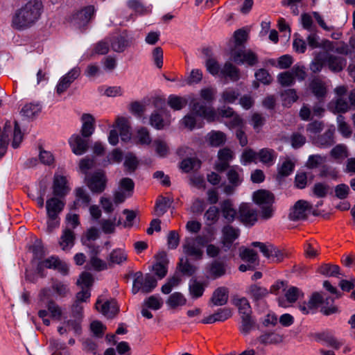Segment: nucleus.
<instances>
[{
	"label": "nucleus",
	"mask_w": 355,
	"mask_h": 355,
	"mask_svg": "<svg viewBox=\"0 0 355 355\" xmlns=\"http://www.w3.org/2000/svg\"><path fill=\"white\" fill-rule=\"evenodd\" d=\"M42 12L43 3L41 0H29L15 11L11 26L19 31L31 28L39 20Z\"/></svg>",
	"instance_id": "f257e3e1"
},
{
	"label": "nucleus",
	"mask_w": 355,
	"mask_h": 355,
	"mask_svg": "<svg viewBox=\"0 0 355 355\" xmlns=\"http://www.w3.org/2000/svg\"><path fill=\"white\" fill-rule=\"evenodd\" d=\"M51 297V288L47 287L42 288L38 294L40 302L48 300L45 304L46 309H40L37 313L38 317L42 319L43 324L46 326H50L51 324V320L48 318L49 315L53 320H60L63 314L62 307L52 300Z\"/></svg>",
	"instance_id": "f03ea898"
},
{
	"label": "nucleus",
	"mask_w": 355,
	"mask_h": 355,
	"mask_svg": "<svg viewBox=\"0 0 355 355\" xmlns=\"http://www.w3.org/2000/svg\"><path fill=\"white\" fill-rule=\"evenodd\" d=\"M12 135V146L17 148L23 139V134L17 121L14 122V128L10 122H6L0 138V159L5 155L9 141V136Z\"/></svg>",
	"instance_id": "7ed1b4c3"
},
{
	"label": "nucleus",
	"mask_w": 355,
	"mask_h": 355,
	"mask_svg": "<svg viewBox=\"0 0 355 355\" xmlns=\"http://www.w3.org/2000/svg\"><path fill=\"white\" fill-rule=\"evenodd\" d=\"M94 6H87L72 12L66 20L71 26L80 28L87 25L95 14Z\"/></svg>",
	"instance_id": "20e7f679"
},
{
	"label": "nucleus",
	"mask_w": 355,
	"mask_h": 355,
	"mask_svg": "<svg viewBox=\"0 0 355 355\" xmlns=\"http://www.w3.org/2000/svg\"><path fill=\"white\" fill-rule=\"evenodd\" d=\"M157 285L156 279L150 274L143 275L141 272H137L135 274L133 281L132 293H137L141 291L144 293H150Z\"/></svg>",
	"instance_id": "39448f33"
},
{
	"label": "nucleus",
	"mask_w": 355,
	"mask_h": 355,
	"mask_svg": "<svg viewBox=\"0 0 355 355\" xmlns=\"http://www.w3.org/2000/svg\"><path fill=\"white\" fill-rule=\"evenodd\" d=\"M44 268L57 270L62 275H67L69 272V267L65 262L62 261L58 257L51 256L38 263L37 271L42 277H44Z\"/></svg>",
	"instance_id": "423d86ee"
},
{
	"label": "nucleus",
	"mask_w": 355,
	"mask_h": 355,
	"mask_svg": "<svg viewBox=\"0 0 355 355\" xmlns=\"http://www.w3.org/2000/svg\"><path fill=\"white\" fill-rule=\"evenodd\" d=\"M87 186L93 193H102L106 187L107 178L105 172L97 171L85 176Z\"/></svg>",
	"instance_id": "0eeeda50"
},
{
	"label": "nucleus",
	"mask_w": 355,
	"mask_h": 355,
	"mask_svg": "<svg viewBox=\"0 0 355 355\" xmlns=\"http://www.w3.org/2000/svg\"><path fill=\"white\" fill-rule=\"evenodd\" d=\"M110 48L116 53H122L132 43V38L126 31L108 37Z\"/></svg>",
	"instance_id": "6e6552de"
},
{
	"label": "nucleus",
	"mask_w": 355,
	"mask_h": 355,
	"mask_svg": "<svg viewBox=\"0 0 355 355\" xmlns=\"http://www.w3.org/2000/svg\"><path fill=\"white\" fill-rule=\"evenodd\" d=\"M254 247H259L263 254L270 261L275 263H279L283 261L285 257L284 252L272 244H265L261 242H253Z\"/></svg>",
	"instance_id": "1a4fd4ad"
},
{
	"label": "nucleus",
	"mask_w": 355,
	"mask_h": 355,
	"mask_svg": "<svg viewBox=\"0 0 355 355\" xmlns=\"http://www.w3.org/2000/svg\"><path fill=\"white\" fill-rule=\"evenodd\" d=\"M232 60L239 64H247L254 66L258 62V58L255 53L250 49L237 50L234 49L230 52Z\"/></svg>",
	"instance_id": "9d476101"
},
{
	"label": "nucleus",
	"mask_w": 355,
	"mask_h": 355,
	"mask_svg": "<svg viewBox=\"0 0 355 355\" xmlns=\"http://www.w3.org/2000/svg\"><path fill=\"white\" fill-rule=\"evenodd\" d=\"M239 219L246 226H253L258 220L257 211L248 203H242L239 209Z\"/></svg>",
	"instance_id": "9b49d317"
},
{
	"label": "nucleus",
	"mask_w": 355,
	"mask_h": 355,
	"mask_svg": "<svg viewBox=\"0 0 355 355\" xmlns=\"http://www.w3.org/2000/svg\"><path fill=\"white\" fill-rule=\"evenodd\" d=\"M312 207L309 202L300 200L294 205L291 209L289 218L292 220H304L308 216Z\"/></svg>",
	"instance_id": "f8f14e48"
},
{
	"label": "nucleus",
	"mask_w": 355,
	"mask_h": 355,
	"mask_svg": "<svg viewBox=\"0 0 355 355\" xmlns=\"http://www.w3.org/2000/svg\"><path fill=\"white\" fill-rule=\"evenodd\" d=\"M191 110L194 114L202 117L208 121H214L216 117L214 110L211 107L207 106L204 103L193 101Z\"/></svg>",
	"instance_id": "ddd939ff"
},
{
	"label": "nucleus",
	"mask_w": 355,
	"mask_h": 355,
	"mask_svg": "<svg viewBox=\"0 0 355 355\" xmlns=\"http://www.w3.org/2000/svg\"><path fill=\"white\" fill-rule=\"evenodd\" d=\"M53 193L55 197H64L70 191L65 176L55 174L53 183Z\"/></svg>",
	"instance_id": "4468645a"
},
{
	"label": "nucleus",
	"mask_w": 355,
	"mask_h": 355,
	"mask_svg": "<svg viewBox=\"0 0 355 355\" xmlns=\"http://www.w3.org/2000/svg\"><path fill=\"white\" fill-rule=\"evenodd\" d=\"M222 243L225 251L230 250L234 241L239 237L240 231L231 225H226L222 230Z\"/></svg>",
	"instance_id": "2eb2a0df"
},
{
	"label": "nucleus",
	"mask_w": 355,
	"mask_h": 355,
	"mask_svg": "<svg viewBox=\"0 0 355 355\" xmlns=\"http://www.w3.org/2000/svg\"><path fill=\"white\" fill-rule=\"evenodd\" d=\"M88 141L87 137H82L78 135H72L69 141L72 152L76 155H81L87 151Z\"/></svg>",
	"instance_id": "dca6fc26"
},
{
	"label": "nucleus",
	"mask_w": 355,
	"mask_h": 355,
	"mask_svg": "<svg viewBox=\"0 0 355 355\" xmlns=\"http://www.w3.org/2000/svg\"><path fill=\"white\" fill-rule=\"evenodd\" d=\"M96 309L107 318H114L119 311V306L114 300L106 301L102 304L98 300L96 303Z\"/></svg>",
	"instance_id": "f3484780"
},
{
	"label": "nucleus",
	"mask_w": 355,
	"mask_h": 355,
	"mask_svg": "<svg viewBox=\"0 0 355 355\" xmlns=\"http://www.w3.org/2000/svg\"><path fill=\"white\" fill-rule=\"evenodd\" d=\"M334 130L329 129L323 135L312 139L313 144L321 148H327L331 146L334 143Z\"/></svg>",
	"instance_id": "a211bd4d"
},
{
	"label": "nucleus",
	"mask_w": 355,
	"mask_h": 355,
	"mask_svg": "<svg viewBox=\"0 0 355 355\" xmlns=\"http://www.w3.org/2000/svg\"><path fill=\"white\" fill-rule=\"evenodd\" d=\"M114 127L117 128L123 141H129L131 138L130 125L128 118L118 116L116 119Z\"/></svg>",
	"instance_id": "6ab92c4d"
},
{
	"label": "nucleus",
	"mask_w": 355,
	"mask_h": 355,
	"mask_svg": "<svg viewBox=\"0 0 355 355\" xmlns=\"http://www.w3.org/2000/svg\"><path fill=\"white\" fill-rule=\"evenodd\" d=\"M83 125L81 127V135L83 137L89 138L95 130V119L90 114H83L81 116Z\"/></svg>",
	"instance_id": "aec40b11"
},
{
	"label": "nucleus",
	"mask_w": 355,
	"mask_h": 355,
	"mask_svg": "<svg viewBox=\"0 0 355 355\" xmlns=\"http://www.w3.org/2000/svg\"><path fill=\"white\" fill-rule=\"evenodd\" d=\"M51 294L60 298L66 297L70 293L69 285L57 279H51Z\"/></svg>",
	"instance_id": "412c9836"
},
{
	"label": "nucleus",
	"mask_w": 355,
	"mask_h": 355,
	"mask_svg": "<svg viewBox=\"0 0 355 355\" xmlns=\"http://www.w3.org/2000/svg\"><path fill=\"white\" fill-rule=\"evenodd\" d=\"M64 207V202L57 197H52L46 200V208L48 216H57Z\"/></svg>",
	"instance_id": "4be33fe9"
},
{
	"label": "nucleus",
	"mask_w": 355,
	"mask_h": 355,
	"mask_svg": "<svg viewBox=\"0 0 355 355\" xmlns=\"http://www.w3.org/2000/svg\"><path fill=\"white\" fill-rule=\"evenodd\" d=\"M183 250L184 254L196 259H200L203 254L202 250L196 245L194 239L191 238L186 239L183 245Z\"/></svg>",
	"instance_id": "5701e85b"
},
{
	"label": "nucleus",
	"mask_w": 355,
	"mask_h": 355,
	"mask_svg": "<svg viewBox=\"0 0 355 355\" xmlns=\"http://www.w3.org/2000/svg\"><path fill=\"white\" fill-rule=\"evenodd\" d=\"M220 77L228 78L230 80L235 82L240 78L239 69L231 62H227L220 70Z\"/></svg>",
	"instance_id": "b1692460"
},
{
	"label": "nucleus",
	"mask_w": 355,
	"mask_h": 355,
	"mask_svg": "<svg viewBox=\"0 0 355 355\" xmlns=\"http://www.w3.org/2000/svg\"><path fill=\"white\" fill-rule=\"evenodd\" d=\"M227 178L230 184L239 187L243 180V171L238 166L230 167L227 173Z\"/></svg>",
	"instance_id": "393cba45"
},
{
	"label": "nucleus",
	"mask_w": 355,
	"mask_h": 355,
	"mask_svg": "<svg viewBox=\"0 0 355 355\" xmlns=\"http://www.w3.org/2000/svg\"><path fill=\"white\" fill-rule=\"evenodd\" d=\"M75 239L76 236L73 231L66 228L62 232L59 244L63 250L68 251L73 246Z\"/></svg>",
	"instance_id": "a878e982"
},
{
	"label": "nucleus",
	"mask_w": 355,
	"mask_h": 355,
	"mask_svg": "<svg viewBox=\"0 0 355 355\" xmlns=\"http://www.w3.org/2000/svg\"><path fill=\"white\" fill-rule=\"evenodd\" d=\"M326 62L329 69L334 72L342 71L347 64L345 58L330 54L327 55Z\"/></svg>",
	"instance_id": "bb28decb"
},
{
	"label": "nucleus",
	"mask_w": 355,
	"mask_h": 355,
	"mask_svg": "<svg viewBox=\"0 0 355 355\" xmlns=\"http://www.w3.org/2000/svg\"><path fill=\"white\" fill-rule=\"evenodd\" d=\"M253 200L258 205L263 206L272 205L274 198L271 193L266 190H259L254 193Z\"/></svg>",
	"instance_id": "cd10ccee"
},
{
	"label": "nucleus",
	"mask_w": 355,
	"mask_h": 355,
	"mask_svg": "<svg viewBox=\"0 0 355 355\" xmlns=\"http://www.w3.org/2000/svg\"><path fill=\"white\" fill-rule=\"evenodd\" d=\"M283 340V335L276 332H264L258 338L259 342L265 345L279 344Z\"/></svg>",
	"instance_id": "c85d7f7f"
},
{
	"label": "nucleus",
	"mask_w": 355,
	"mask_h": 355,
	"mask_svg": "<svg viewBox=\"0 0 355 355\" xmlns=\"http://www.w3.org/2000/svg\"><path fill=\"white\" fill-rule=\"evenodd\" d=\"M220 209L223 218L228 223H232L235 219L236 211L234 208L233 204L230 200H225L220 203Z\"/></svg>",
	"instance_id": "c756f323"
},
{
	"label": "nucleus",
	"mask_w": 355,
	"mask_h": 355,
	"mask_svg": "<svg viewBox=\"0 0 355 355\" xmlns=\"http://www.w3.org/2000/svg\"><path fill=\"white\" fill-rule=\"evenodd\" d=\"M257 157L263 164L271 166L275 162L277 153L273 149L265 148L257 153Z\"/></svg>",
	"instance_id": "7c9ffc66"
},
{
	"label": "nucleus",
	"mask_w": 355,
	"mask_h": 355,
	"mask_svg": "<svg viewBox=\"0 0 355 355\" xmlns=\"http://www.w3.org/2000/svg\"><path fill=\"white\" fill-rule=\"evenodd\" d=\"M247 293L254 302H258L265 298L268 295V291L264 287L252 284L248 287Z\"/></svg>",
	"instance_id": "2f4dec72"
},
{
	"label": "nucleus",
	"mask_w": 355,
	"mask_h": 355,
	"mask_svg": "<svg viewBox=\"0 0 355 355\" xmlns=\"http://www.w3.org/2000/svg\"><path fill=\"white\" fill-rule=\"evenodd\" d=\"M228 289L225 287H219L216 289L212 295L211 301L215 306H223L228 300Z\"/></svg>",
	"instance_id": "473e14b6"
},
{
	"label": "nucleus",
	"mask_w": 355,
	"mask_h": 355,
	"mask_svg": "<svg viewBox=\"0 0 355 355\" xmlns=\"http://www.w3.org/2000/svg\"><path fill=\"white\" fill-rule=\"evenodd\" d=\"M128 259L126 252L122 248L113 250L108 257L110 264H123Z\"/></svg>",
	"instance_id": "72a5a7b5"
},
{
	"label": "nucleus",
	"mask_w": 355,
	"mask_h": 355,
	"mask_svg": "<svg viewBox=\"0 0 355 355\" xmlns=\"http://www.w3.org/2000/svg\"><path fill=\"white\" fill-rule=\"evenodd\" d=\"M75 193L76 200L73 203L74 208L87 207L91 200L89 194L81 187L77 188L75 190Z\"/></svg>",
	"instance_id": "f704fd0d"
},
{
	"label": "nucleus",
	"mask_w": 355,
	"mask_h": 355,
	"mask_svg": "<svg viewBox=\"0 0 355 355\" xmlns=\"http://www.w3.org/2000/svg\"><path fill=\"white\" fill-rule=\"evenodd\" d=\"M206 284L196 279H191L189 284V293L192 298L200 297L205 291Z\"/></svg>",
	"instance_id": "c9c22d12"
},
{
	"label": "nucleus",
	"mask_w": 355,
	"mask_h": 355,
	"mask_svg": "<svg viewBox=\"0 0 355 355\" xmlns=\"http://www.w3.org/2000/svg\"><path fill=\"white\" fill-rule=\"evenodd\" d=\"M225 272L226 268L223 262L215 260L209 265V274L213 279L219 278L224 275Z\"/></svg>",
	"instance_id": "e433bc0d"
},
{
	"label": "nucleus",
	"mask_w": 355,
	"mask_h": 355,
	"mask_svg": "<svg viewBox=\"0 0 355 355\" xmlns=\"http://www.w3.org/2000/svg\"><path fill=\"white\" fill-rule=\"evenodd\" d=\"M233 303L238 308L241 316L252 314V309L247 298L234 297Z\"/></svg>",
	"instance_id": "4c0bfd02"
},
{
	"label": "nucleus",
	"mask_w": 355,
	"mask_h": 355,
	"mask_svg": "<svg viewBox=\"0 0 355 355\" xmlns=\"http://www.w3.org/2000/svg\"><path fill=\"white\" fill-rule=\"evenodd\" d=\"M166 257V256L165 253H159L157 255V257H159L161 260L159 261H157L153 266V270H154L155 275L159 277V279L164 278L167 273Z\"/></svg>",
	"instance_id": "58836bf2"
},
{
	"label": "nucleus",
	"mask_w": 355,
	"mask_h": 355,
	"mask_svg": "<svg viewBox=\"0 0 355 355\" xmlns=\"http://www.w3.org/2000/svg\"><path fill=\"white\" fill-rule=\"evenodd\" d=\"M187 299L180 292H175L169 295L166 303L170 309H175L186 304Z\"/></svg>",
	"instance_id": "ea45409f"
},
{
	"label": "nucleus",
	"mask_w": 355,
	"mask_h": 355,
	"mask_svg": "<svg viewBox=\"0 0 355 355\" xmlns=\"http://www.w3.org/2000/svg\"><path fill=\"white\" fill-rule=\"evenodd\" d=\"M98 252L99 248L98 246L92 247L91 253L93 256L90 259L89 264L96 270H103L107 268V264L103 260L96 257Z\"/></svg>",
	"instance_id": "a19ab883"
},
{
	"label": "nucleus",
	"mask_w": 355,
	"mask_h": 355,
	"mask_svg": "<svg viewBox=\"0 0 355 355\" xmlns=\"http://www.w3.org/2000/svg\"><path fill=\"white\" fill-rule=\"evenodd\" d=\"M241 326L239 329L245 335L248 334L255 327L256 321L252 314L241 316Z\"/></svg>",
	"instance_id": "79ce46f5"
},
{
	"label": "nucleus",
	"mask_w": 355,
	"mask_h": 355,
	"mask_svg": "<svg viewBox=\"0 0 355 355\" xmlns=\"http://www.w3.org/2000/svg\"><path fill=\"white\" fill-rule=\"evenodd\" d=\"M207 139L211 146L218 147L225 142L226 136L223 132L213 130L208 134Z\"/></svg>",
	"instance_id": "37998d69"
},
{
	"label": "nucleus",
	"mask_w": 355,
	"mask_h": 355,
	"mask_svg": "<svg viewBox=\"0 0 355 355\" xmlns=\"http://www.w3.org/2000/svg\"><path fill=\"white\" fill-rule=\"evenodd\" d=\"M239 256L242 260L248 263L258 265V255L254 250L242 247L239 249Z\"/></svg>",
	"instance_id": "c03bdc74"
},
{
	"label": "nucleus",
	"mask_w": 355,
	"mask_h": 355,
	"mask_svg": "<svg viewBox=\"0 0 355 355\" xmlns=\"http://www.w3.org/2000/svg\"><path fill=\"white\" fill-rule=\"evenodd\" d=\"M188 103V100L185 97L170 95L168 98V105L174 110H180Z\"/></svg>",
	"instance_id": "a18cd8bd"
},
{
	"label": "nucleus",
	"mask_w": 355,
	"mask_h": 355,
	"mask_svg": "<svg viewBox=\"0 0 355 355\" xmlns=\"http://www.w3.org/2000/svg\"><path fill=\"white\" fill-rule=\"evenodd\" d=\"M310 89L318 98L324 97L327 92L324 83L318 78H314L311 81L310 83Z\"/></svg>",
	"instance_id": "49530a36"
},
{
	"label": "nucleus",
	"mask_w": 355,
	"mask_h": 355,
	"mask_svg": "<svg viewBox=\"0 0 355 355\" xmlns=\"http://www.w3.org/2000/svg\"><path fill=\"white\" fill-rule=\"evenodd\" d=\"M42 110V106L40 103H28L25 105L21 109V112L22 114L29 119H33Z\"/></svg>",
	"instance_id": "de8ad7c7"
},
{
	"label": "nucleus",
	"mask_w": 355,
	"mask_h": 355,
	"mask_svg": "<svg viewBox=\"0 0 355 355\" xmlns=\"http://www.w3.org/2000/svg\"><path fill=\"white\" fill-rule=\"evenodd\" d=\"M318 271L325 276L329 277H338L340 273V267L337 265H331L329 263H324L320 266Z\"/></svg>",
	"instance_id": "09e8293b"
},
{
	"label": "nucleus",
	"mask_w": 355,
	"mask_h": 355,
	"mask_svg": "<svg viewBox=\"0 0 355 355\" xmlns=\"http://www.w3.org/2000/svg\"><path fill=\"white\" fill-rule=\"evenodd\" d=\"M240 95L238 89L232 87L226 88L221 94L222 101L225 103H234Z\"/></svg>",
	"instance_id": "8fccbe9b"
},
{
	"label": "nucleus",
	"mask_w": 355,
	"mask_h": 355,
	"mask_svg": "<svg viewBox=\"0 0 355 355\" xmlns=\"http://www.w3.org/2000/svg\"><path fill=\"white\" fill-rule=\"evenodd\" d=\"M135 139L137 144L141 145H149L152 141L148 130L144 127H141L137 130Z\"/></svg>",
	"instance_id": "3c124183"
},
{
	"label": "nucleus",
	"mask_w": 355,
	"mask_h": 355,
	"mask_svg": "<svg viewBox=\"0 0 355 355\" xmlns=\"http://www.w3.org/2000/svg\"><path fill=\"white\" fill-rule=\"evenodd\" d=\"M200 164V161L196 158H187L182 161L180 168L184 172L188 173L191 170L198 169Z\"/></svg>",
	"instance_id": "603ef678"
},
{
	"label": "nucleus",
	"mask_w": 355,
	"mask_h": 355,
	"mask_svg": "<svg viewBox=\"0 0 355 355\" xmlns=\"http://www.w3.org/2000/svg\"><path fill=\"white\" fill-rule=\"evenodd\" d=\"M150 125L157 130L163 129L170 123L168 119H164L161 115L157 112L153 113L150 118Z\"/></svg>",
	"instance_id": "864d4df0"
},
{
	"label": "nucleus",
	"mask_w": 355,
	"mask_h": 355,
	"mask_svg": "<svg viewBox=\"0 0 355 355\" xmlns=\"http://www.w3.org/2000/svg\"><path fill=\"white\" fill-rule=\"evenodd\" d=\"M178 266L180 270L184 275H186L187 276L193 275L196 272L197 269V268L194 265L191 264L187 258H181L180 259Z\"/></svg>",
	"instance_id": "5fc2aeb1"
},
{
	"label": "nucleus",
	"mask_w": 355,
	"mask_h": 355,
	"mask_svg": "<svg viewBox=\"0 0 355 355\" xmlns=\"http://www.w3.org/2000/svg\"><path fill=\"white\" fill-rule=\"evenodd\" d=\"M204 218L208 225L215 224L219 218V209L215 207H210L205 213Z\"/></svg>",
	"instance_id": "6e6d98bb"
},
{
	"label": "nucleus",
	"mask_w": 355,
	"mask_h": 355,
	"mask_svg": "<svg viewBox=\"0 0 355 355\" xmlns=\"http://www.w3.org/2000/svg\"><path fill=\"white\" fill-rule=\"evenodd\" d=\"M330 155L334 159L343 160L348 156L347 146L344 144H338L331 149Z\"/></svg>",
	"instance_id": "4d7b16f0"
},
{
	"label": "nucleus",
	"mask_w": 355,
	"mask_h": 355,
	"mask_svg": "<svg viewBox=\"0 0 355 355\" xmlns=\"http://www.w3.org/2000/svg\"><path fill=\"white\" fill-rule=\"evenodd\" d=\"M153 147L156 153L161 157H166L169 153V147L166 141L160 139L153 141Z\"/></svg>",
	"instance_id": "13d9d810"
},
{
	"label": "nucleus",
	"mask_w": 355,
	"mask_h": 355,
	"mask_svg": "<svg viewBox=\"0 0 355 355\" xmlns=\"http://www.w3.org/2000/svg\"><path fill=\"white\" fill-rule=\"evenodd\" d=\"M282 101L285 106H289L297 100V95L295 89H288L281 94Z\"/></svg>",
	"instance_id": "bf43d9fd"
},
{
	"label": "nucleus",
	"mask_w": 355,
	"mask_h": 355,
	"mask_svg": "<svg viewBox=\"0 0 355 355\" xmlns=\"http://www.w3.org/2000/svg\"><path fill=\"white\" fill-rule=\"evenodd\" d=\"M295 165L289 159H286L278 167V178L288 176L294 170Z\"/></svg>",
	"instance_id": "052dcab7"
},
{
	"label": "nucleus",
	"mask_w": 355,
	"mask_h": 355,
	"mask_svg": "<svg viewBox=\"0 0 355 355\" xmlns=\"http://www.w3.org/2000/svg\"><path fill=\"white\" fill-rule=\"evenodd\" d=\"M49 344V347L53 355H62V352L68 355L65 343L58 340L51 339Z\"/></svg>",
	"instance_id": "680f3d73"
},
{
	"label": "nucleus",
	"mask_w": 355,
	"mask_h": 355,
	"mask_svg": "<svg viewBox=\"0 0 355 355\" xmlns=\"http://www.w3.org/2000/svg\"><path fill=\"white\" fill-rule=\"evenodd\" d=\"M144 306L153 310H158L163 305V301L161 297L156 295H151L146 298L144 302Z\"/></svg>",
	"instance_id": "e2e57ef3"
},
{
	"label": "nucleus",
	"mask_w": 355,
	"mask_h": 355,
	"mask_svg": "<svg viewBox=\"0 0 355 355\" xmlns=\"http://www.w3.org/2000/svg\"><path fill=\"white\" fill-rule=\"evenodd\" d=\"M123 159V153L119 149L116 148L112 151L107 156V159L104 161V165L112 164L114 163H119Z\"/></svg>",
	"instance_id": "0e129e2a"
},
{
	"label": "nucleus",
	"mask_w": 355,
	"mask_h": 355,
	"mask_svg": "<svg viewBox=\"0 0 355 355\" xmlns=\"http://www.w3.org/2000/svg\"><path fill=\"white\" fill-rule=\"evenodd\" d=\"M278 82L284 87L291 86L294 84L295 80L290 71L280 73L277 76Z\"/></svg>",
	"instance_id": "69168bd1"
},
{
	"label": "nucleus",
	"mask_w": 355,
	"mask_h": 355,
	"mask_svg": "<svg viewBox=\"0 0 355 355\" xmlns=\"http://www.w3.org/2000/svg\"><path fill=\"white\" fill-rule=\"evenodd\" d=\"M92 275L87 272H83L80 275V278L77 281V284L80 286L82 287V289H89V288L92 285Z\"/></svg>",
	"instance_id": "338daca9"
},
{
	"label": "nucleus",
	"mask_w": 355,
	"mask_h": 355,
	"mask_svg": "<svg viewBox=\"0 0 355 355\" xmlns=\"http://www.w3.org/2000/svg\"><path fill=\"white\" fill-rule=\"evenodd\" d=\"M294 40L293 42V47L294 50L298 53H303L306 49V42L303 38L297 33L294 35Z\"/></svg>",
	"instance_id": "774afa93"
}]
</instances>
